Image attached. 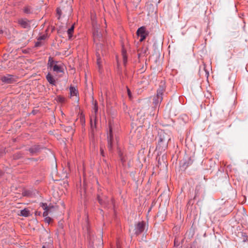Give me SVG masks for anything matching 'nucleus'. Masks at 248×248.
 Segmentation results:
<instances>
[{
    "instance_id": "nucleus-23",
    "label": "nucleus",
    "mask_w": 248,
    "mask_h": 248,
    "mask_svg": "<svg viewBox=\"0 0 248 248\" xmlns=\"http://www.w3.org/2000/svg\"><path fill=\"white\" fill-rule=\"evenodd\" d=\"M24 12L26 13H29L30 12V8L29 7H26L24 9Z\"/></svg>"
},
{
    "instance_id": "nucleus-14",
    "label": "nucleus",
    "mask_w": 248,
    "mask_h": 248,
    "mask_svg": "<svg viewBox=\"0 0 248 248\" xmlns=\"http://www.w3.org/2000/svg\"><path fill=\"white\" fill-rule=\"evenodd\" d=\"M97 66H98V70L99 71L100 73H101L102 71V65L101 64V59L100 57H99L98 56H97Z\"/></svg>"
},
{
    "instance_id": "nucleus-1",
    "label": "nucleus",
    "mask_w": 248,
    "mask_h": 248,
    "mask_svg": "<svg viewBox=\"0 0 248 248\" xmlns=\"http://www.w3.org/2000/svg\"><path fill=\"white\" fill-rule=\"evenodd\" d=\"M48 65L51 69L57 73L64 72V64L61 62L53 61V58L51 57L49 58Z\"/></svg>"
},
{
    "instance_id": "nucleus-21",
    "label": "nucleus",
    "mask_w": 248,
    "mask_h": 248,
    "mask_svg": "<svg viewBox=\"0 0 248 248\" xmlns=\"http://www.w3.org/2000/svg\"><path fill=\"white\" fill-rule=\"evenodd\" d=\"M111 248H121V244L120 241L119 240H118L117 241V243H116V248H115V247L112 248V247Z\"/></svg>"
},
{
    "instance_id": "nucleus-5",
    "label": "nucleus",
    "mask_w": 248,
    "mask_h": 248,
    "mask_svg": "<svg viewBox=\"0 0 248 248\" xmlns=\"http://www.w3.org/2000/svg\"><path fill=\"white\" fill-rule=\"evenodd\" d=\"M145 228V223L143 221L139 222L135 224V228L134 229L135 234L136 235H139L144 231Z\"/></svg>"
},
{
    "instance_id": "nucleus-26",
    "label": "nucleus",
    "mask_w": 248,
    "mask_h": 248,
    "mask_svg": "<svg viewBox=\"0 0 248 248\" xmlns=\"http://www.w3.org/2000/svg\"><path fill=\"white\" fill-rule=\"evenodd\" d=\"M97 107L96 106V105L95 104V106H94V111L95 112H97Z\"/></svg>"
},
{
    "instance_id": "nucleus-27",
    "label": "nucleus",
    "mask_w": 248,
    "mask_h": 248,
    "mask_svg": "<svg viewBox=\"0 0 248 248\" xmlns=\"http://www.w3.org/2000/svg\"><path fill=\"white\" fill-rule=\"evenodd\" d=\"M35 45H36V46H39V43L38 42L36 43Z\"/></svg>"
},
{
    "instance_id": "nucleus-22",
    "label": "nucleus",
    "mask_w": 248,
    "mask_h": 248,
    "mask_svg": "<svg viewBox=\"0 0 248 248\" xmlns=\"http://www.w3.org/2000/svg\"><path fill=\"white\" fill-rule=\"evenodd\" d=\"M45 221L48 223H50L51 222V218L50 217H45Z\"/></svg>"
},
{
    "instance_id": "nucleus-28",
    "label": "nucleus",
    "mask_w": 248,
    "mask_h": 248,
    "mask_svg": "<svg viewBox=\"0 0 248 248\" xmlns=\"http://www.w3.org/2000/svg\"><path fill=\"white\" fill-rule=\"evenodd\" d=\"M63 100V98L60 97V101H62Z\"/></svg>"
},
{
    "instance_id": "nucleus-7",
    "label": "nucleus",
    "mask_w": 248,
    "mask_h": 248,
    "mask_svg": "<svg viewBox=\"0 0 248 248\" xmlns=\"http://www.w3.org/2000/svg\"><path fill=\"white\" fill-rule=\"evenodd\" d=\"M40 206L44 210V212L43 214V217H47L50 211V207H48L47 204L45 203H41Z\"/></svg>"
},
{
    "instance_id": "nucleus-10",
    "label": "nucleus",
    "mask_w": 248,
    "mask_h": 248,
    "mask_svg": "<svg viewBox=\"0 0 248 248\" xmlns=\"http://www.w3.org/2000/svg\"><path fill=\"white\" fill-rule=\"evenodd\" d=\"M70 93L71 97L75 96L77 97L78 94V91L75 87L71 86L70 87Z\"/></svg>"
},
{
    "instance_id": "nucleus-2",
    "label": "nucleus",
    "mask_w": 248,
    "mask_h": 248,
    "mask_svg": "<svg viewBox=\"0 0 248 248\" xmlns=\"http://www.w3.org/2000/svg\"><path fill=\"white\" fill-rule=\"evenodd\" d=\"M170 140V137L164 131L159 133V140L157 147H161L162 149H166L168 144L169 141Z\"/></svg>"
},
{
    "instance_id": "nucleus-19",
    "label": "nucleus",
    "mask_w": 248,
    "mask_h": 248,
    "mask_svg": "<svg viewBox=\"0 0 248 248\" xmlns=\"http://www.w3.org/2000/svg\"><path fill=\"white\" fill-rule=\"evenodd\" d=\"M104 148L105 146L103 145H101L100 147V154L102 156H105L104 154Z\"/></svg>"
},
{
    "instance_id": "nucleus-24",
    "label": "nucleus",
    "mask_w": 248,
    "mask_h": 248,
    "mask_svg": "<svg viewBox=\"0 0 248 248\" xmlns=\"http://www.w3.org/2000/svg\"><path fill=\"white\" fill-rule=\"evenodd\" d=\"M46 37V35H45V34H44L43 35H41L38 38V40H45Z\"/></svg>"
},
{
    "instance_id": "nucleus-3",
    "label": "nucleus",
    "mask_w": 248,
    "mask_h": 248,
    "mask_svg": "<svg viewBox=\"0 0 248 248\" xmlns=\"http://www.w3.org/2000/svg\"><path fill=\"white\" fill-rule=\"evenodd\" d=\"M115 139L114 138L113 133V129L111 124L110 123H109V132L108 133V147L109 151H111L113 148V146L115 144L118 143V138L116 136H115Z\"/></svg>"
},
{
    "instance_id": "nucleus-17",
    "label": "nucleus",
    "mask_w": 248,
    "mask_h": 248,
    "mask_svg": "<svg viewBox=\"0 0 248 248\" xmlns=\"http://www.w3.org/2000/svg\"><path fill=\"white\" fill-rule=\"evenodd\" d=\"M1 80L3 82L6 83H11V76H8L7 77L4 76L1 78Z\"/></svg>"
},
{
    "instance_id": "nucleus-9",
    "label": "nucleus",
    "mask_w": 248,
    "mask_h": 248,
    "mask_svg": "<svg viewBox=\"0 0 248 248\" xmlns=\"http://www.w3.org/2000/svg\"><path fill=\"white\" fill-rule=\"evenodd\" d=\"M46 78L48 82L52 85H55L56 83V80L53 77L50 73H48L46 76Z\"/></svg>"
},
{
    "instance_id": "nucleus-25",
    "label": "nucleus",
    "mask_w": 248,
    "mask_h": 248,
    "mask_svg": "<svg viewBox=\"0 0 248 248\" xmlns=\"http://www.w3.org/2000/svg\"><path fill=\"white\" fill-rule=\"evenodd\" d=\"M127 93H128V95L129 96V98L130 99H131L132 98V94H131V93L130 91V90L128 89V88H127Z\"/></svg>"
},
{
    "instance_id": "nucleus-18",
    "label": "nucleus",
    "mask_w": 248,
    "mask_h": 248,
    "mask_svg": "<svg viewBox=\"0 0 248 248\" xmlns=\"http://www.w3.org/2000/svg\"><path fill=\"white\" fill-rule=\"evenodd\" d=\"M119 155L120 157L122 163L124 164L125 162V159L124 156H123L122 153L120 151H119Z\"/></svg>"
},
{
    "instance_id": "nucleus-4",
    "label": "nucleus",
    "mask_w": 248,
    "mask_h": 248,
    "mask_svg": "<svg viewBox=\"0 0 248 248\" xmlns=\"http://www.w3.org/2000/svg\"><path fill=\"white\" fill-rule=\"evenodd\" d=\"M165 91V88L163 87H160L157 91V95L155 97L154 99L153 103L155 106H157L159 103H160L163 99V94Z\"/></svg>"
},
{
    "instance_id": "nucleus-20",
    "label": "nucleus",
    "mask_w": 248,
    "mask_h": 248,
    "mask_svg": "<svg viewBox=\"0 0 248 248\" xmlns=\"http://www.w3.org/2000/svg\"><path fill=\"white\" fill-rule=\"evenodd\" d=\"M93 38L94 40H97L99 38V35L98 34V31H94L93 33Z\"/></svg>"
},
{
    "instance_id": "nucleus-15",
    "label": "nucleus",
    "mask_w": 248,
    "mask_h": 248,
    "mask_svg": "<svg viewBox=\"0 0 248 248\" xmlns=\"http://www.w3.org/2000/svg\"><path fill=\"white\" fill-rule=\"evenodd\" d=\"M98 201L100 203V204H101L102 205H103L104 206H107V203L108 202V200H106L105 199V200L104 201H103L102 199V198L100 197V196H98Z\"/></svg>"
},
{
    "instance_id": "nucleus-8",
    "label": "nucleus",
    "mask_w": 248,
    "mask_h": 248,
    "mask_svg": "<svg viewBox=\"0 0 248 248\" xmlns=\"http://www.w3.org/2000/svg\"><path fill=\"white\" fill-rule=\"evenodd\" d=\"M148 48L146 46H143L139 50V55L140 57L145 56L147 55Z\"/></svg>"
},
{
    "instance_id": "nucleus-16",
    "label": "nucleus",
    "mask_w": 248,
    "mask_h": 248,
    "mask_svg": "<svg viewBox=\"0 0 248 248\" xmlns=\"http://www.w3.org/2000/svg\"><path fill=\"white\" fill-rule=\"evenodd\" d=\"M122 56L123 59V62L124 65L126 64L127 62V56H126V51L124 50V49L122 50Z\"/></svg>"
},
{
    "instance_id": "nucleus-11",
    "label": "nucleus",
    "mask_w": 248,
    "mask_h": 248,
    "mask_svg": "<svg viewBox=\"0 0 248 248\" xmlns=\"http://www.w3.org/2000/svg\"><path fill=\"white\" fill-rule=\"evenodd\" d=\"M18 215L24 217H28L30 215V212L28 209L25 208L20 211V214H18Z\"/></svg>"
},
{
    "instance_id": "nucleus-12",
    "label": "nucleus",
    "mask_w": 248,
    "mask_h": 248,
    "mask_svg": "<svg viewBox=\"0 0 248 248\" xmlns=\"http://www.w3.org/2000/svg\"><path fill=\"white\" fill-rule=\"evenodd\" d=\"M74 25H73L67 31V34L69 40H71L73 37V34L74 31Z\"/></svg>"
},
{
    "instance_id": "nucleus-6",
    "label": "nucleus",
    "mask_w": 248,
    "mask_h": 248,
    "mask_svg": "<svg viewBox=\"0 0 248 248\" xmlns=\"http://www.w3.org/2000/svg\"><path fill=\"white\" fill-rule=\"evenodd\" d=\"M137 35L140 37V41H143L148 35V32L146 31L145 27H141L137 31Z\"/></svg>"
},
{
    "instance_id": "nucleus-13",
    "label": "nucleus",
    "mask_w": 248,
    "mask_h": 248,
    "mask_svg": "<svg viewBox=\"0 0 248 248\" xmlns=\"http://www.w3.org/2000/svg\"><path fill=\"white\" fill-rule=\"evenodd\" d=\"M18 23L24 28H26L28 25V22L26 19H21L18 21Z\"/></svg>"
}]
</instances>
